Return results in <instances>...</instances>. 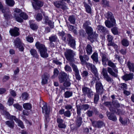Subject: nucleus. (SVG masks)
I'll return each instance as SVG.
<instances>
[{
	"label": "nucleus",
	"instance_id": "1",
	"mask_svg": "<svg viewBox=\"0 0 134 134\" xmlns=\"http://www.w3.org/2000/svg\"><path fill=\"white\" fill-rule=\"evenodd\" d=\"M85 30L88 35V39L93 43L98 36V35L95 32L93 33V29L91 27L87 28Z\"/></svg>",
	"mask_w": 134,
	"mask_h": 134
},
{
	"label": "nucleus",
	"instance_id": "2",
	"mask_svg": "<svg viewBox=\"0 0 134 134\" xmlns=\"http://www.w3.org/2000/svg\"><path fill=\"white\" fill-rule=\"evenodd\" d=\"M65 55L67 60L70 62H74V57L75 55V52L69 49H67L64 52Z\"/></svg>",
	"mask_w": 134,
	"mask_h": 134
},
{
	"label": "nucleus",
	"instance_id": "3",
	"mask_svg": "<svg viewBox=\"0 0 134 134\" xmlns=\"http://www.w3.org/2000/svg\"><path fill=\"white\" fill-rule=\"evenodd\" d=\"M67 41L68 45L73 49L76 48V41L74 38L69 34L67 35Z\"/></svg>",
	"mask_w": 134,
	"mask_h": 134
},
{
	"label": "nucleus",
	"instance_id": "4",
	"mask_svg": "<svg viewBox=\"0 0 134 134\" xmlns=\"http://www.w3.org/2000/svg\"><path fill=\"white\" fill-rule=\"evenodd\" d=\"M102 74L103 76L104 79L109 83H112L113 80L108 74L107 70L105 68H103L102 72Z\"/></svg>",
	"mask_w": 134,
	"mask_h": 134
},
{
	"label": "nucleus",
	"instance_id": "5",
	"mask_svg": "<svg viewBox=\"0 0 134 134\" xmlns=\"http://www.w3.org/2000/svg\"><path fill=\"white\" fill-rule=\"evenodd\" d=\"M82 90L83 94L87 96L89 98H92L94 95L93 92L91 89L88 87H84L82 88Z\"/></svg>",
	"mask_w": 134,
	"mask_h": 134
},
{
	"label": "nucleus",
	"instance_id": "6",
	"mask_svg": "<svg viewBox=\"0 0 134 134\" xmlns=\"http://www.w3.org/2000/svg\"><path fill=\"white\" fill-rule=\"evenodd\" d=\"M77 114L78 115L80 116L82 109L86 110L89 108L90 105L87 104L76 105Z\"/></svg>",
	"mask_w": 134,
	"mask_h": 134
},
{
	"label": "nucleus",
	"instance_id": "7",
	"mask_svg": "<svg viewBox=\"0 0 134 134\" xmlns=\"http://www.w3.org/2000/svg\"><path fill=\"white\" fill-rule=\"evenodd\" d=\"M86 66L88 68H90L92 72L96 77H97L98 76L97 70L95 66L93 64L88 63H86Z\"/></svg>",
	"mask_w": 134,
	"mask_h": 134
},
{
	"label": "nucleus",
	"instance_id": "8",
	"mask_svg": "<svg viewBox=\"0 0 134 134\" xmlns=\"http://www.w3.org/2000/svg\"><path fill=\"white\" fill-rule=\"evenodd\" d=\"M96 92L99 94H102L103 91V86L100 81H97L96 83Z\"/></svg>",
	"mask_w": 134,
	"mask_h": 134
},
{
	"label": "nucleus",
	"instance_id": "9",
	"mask_svg": "<svg viewBox=\"0 0 134 134\" xmlns=\"http://www.w3.org/2000/svg\"><path fill=\"white\" fill-rule=\"evenodd\" d=\"M114 72L112 68L110 67L107 68V71L108 73L112 76L116 77L118 76V70L115 67L113 68Z\"/></svg>",
	"mask_w": 134,
	"mask_h": 134
},
{
	"label": "nucleus",
	"instance_id": "10",
	"mask_svg": "<svg viewBox=\"0 0 134 134\" xmlns=\"http://www.w3.org/2000/svg\"><path fill=\"white\" fill-rule=\"evenodd\" d=\"M121 108L122 109H116L114 108H110V110L111 112L115 113L117 115L120 116L124 115L125 113V111L122 110V108Z\"/></svg>",
	"mask_w": 134,
	"mask_h": 134
},
{
	"label": "nucleus",
	"instance_id": "11",
	"mask_svg": "<svg viewBox=\"0 0 134 134\" xmlns=\"http://www.w3.org/2000/svg\"><path fill=\"white\" fill-rule=\"evenodd\" d=\"M107 37V40L108 42V46H112L115 48H117L118 47L117 45L112 41L113 39V37L110 35H108Z\"/></svg>",
	"mask_w": 134,
	"mask_h": 134
},
{
	"label": "nucleus",
	"instance_id": "12",
	"mask_svg": "<svg viewBox=\"0 0 134 134\" xmlns=\"http://www.w3.org/2000/svg\"><path fill=\"white\" fill-rule=\"evenodd\" d=\"M101 56L102 64L104 66L107 65V62H108L109 60V57L108 55L107 54L102 53L101 54Z\"/></svg>",
	"mask_w": 134,
	"mask_h": 134
},
{
	"label": "nucleus",
	"instance_id": "13",
	"mask_svg": "<svg viewBox=\"0 0 134 134\" xmlns=\"http://www.w3.org/2000/svg\"><path fill=\"white\" fill-rule=\"evenodd\" d=\"M19 28L15 27L13 29L10 30L9 32L12 36H19L20 34L19 33Z\"/></svg>",
	"mask_w": 134,
	"mask_h": 134
},
{
	"label": "nucleus",
	"instance_id": "14",
	"mask_svg": "<svg viewBox=\"0 0 134 134\" xmlns=\"http://www.w3.org/2000/svg\"><path fill=\"white\" fill-rule=\"evenodd\" d=\"M92 123L94 127L98 128H100L104 125L103 122L101 121H92Z\"/></svg>",
	"mask_w": 134,
	"mask_h": 134
},
{
	"label": "nucleus",
	"instance_id": "15",
	"mask_svg": "<svg viewBox=\"0 0 134 134\" xmlns=\"http://www.w3.org/2000/svg\"><path fill=\"white\" fill-rule=\"evenodd\" d=\"M67 74L64 72H62L60 74L59 76V82L62 83L67 79Z\"/></svg>",
	"mask_w": 134,
	"mask_h": 134
},
{
	"label": "nucleus",
	"instance_id": "16",
	"mask_svg": "<svg viewBox=\"0 0 134 134\" xmlns=\"http://www.w3.org/2000/svg\"><path fill=\"white\" fill-rule=\"evenodd\" d=\"M106 114L108 119L110 120L114 121H116L117 120L116 116L113 113H111L107 111Z\"/></svg>",
	"mask_w": 134,
	"mask_h": 134
},
{
	"label": "nucleus",
	"instance_id": "17",
	"mask_svg": "<svg viewBox=\"0 0 134 134\" xmlns=\"http://www.w3.org/2000/svg\"><path fill=\"white\" fill-rule=\"evenodd\" d=\"M111 21L108 20H106L105 21V23L106 26L109 28H111L116 24L115 21V19L111 20Z\"/></svg>",
	"mask_w": 134,
	"mask_h": 134
},
{
	"label": "nucleus",
	"instance_id": "18",
	"mask_svg": "<svg viewBox=\"0 0 134 134\" xmlns=\"http://www.w3.org/2000/svg\"><path fill=\"white\" fill-rule=\"evenodd\" d=\"M32 5L34 8L36 10H37L39 9V7H38H38H41L43 6V3L41 1H38L35 3L32 2Z\"/></svg>",
	"mask_w": 134,
	"mask_h": 134
},
{
	"label": "nucleus",
	"instance_id": "19",
	"mask_svg": "<svg viewBox=\"0 0 134 134\" xmlns=\"http://www.w3.org/2000/svg\"><path fill=\"white\" fill-rule=\"evenodd\" d=\"M49 74L46 73H44L42 76V84H45L47 82L48 80L49 77Z\"/></svg>",
	"mask_w": 134,
	"mask_h": 134
},
{
	"label": "nucleus",
	"instance_id": "20",
	"mask_svg": "<svg viewBox=\"0 0 134 134\" xmlns=\"http://www.w3.org/2000/svg\"><path fill=\"white\" fill-rule=\"evenodd\" d=\"M35 46L36 48L39 50L40 52L46 48L44 45L41 44L38 42H36Z\"/></svg>",
	"mask_w": 134,
	"mask_h": 134
},
{
	"label": "nucleus",
	"instance_id": "21",
	"mask_svg": "<svg viewBox=\"0 0 134 134\" xmlns=\"http://www.w3.org/2000/svg\"><path fill=\"white\" fill-rule=\"evenodd\" d=\"M133 78V74L130 73L129 74H126L122 76L123 80L126 81L130 80Z\"/></svg>",
	"mask_w": 134,
	"mask_h": 134
},
{
	"label": "nucleus",
	"instance_id": "22",
	"mask_svg": "<svg viewBox=\"0 0 134 134\" xmlns=\"http://www.w3.org/2000/svg\"><path fill=\"white\" fill-rule=\"evenodd\" d=\"M5 124L10 128L13 129L15 125V122L13 120H8L5 122Z\"/></svg>",
	"mask_w": 134,
	"mask_h": 134
},
{
	"label": "nucleus",
	"instance_id": "23",
	"mask_svg": "<svg viewBox=\"0 0 134 134\" xmlns=\"http://www.w3.org/2000/svg\"><path fill=\"white\" fill-rule=\"evenodd\" d=\"M42 112L45 114V115H49V108L47 106V104H45L42 107Z\"/></svg>",
	"mask_w": 134,
	"mask_h": 134
},
{
	"label": "nucleus",
	"instance_id": "24",
	"mask_svg": "<svg viewBox=\"0 0 134 134\" xmlns=\"http://www.w3.org/2000/svg\"><path fill=\"white\" fill-rule=\"evenodd\" d=\"M86 51L88 55L91 54L92 52V47L91 45L90 44H87L86 48Z\"/></svg>",
	"mask_w": 134,
	"mask_h": 134
},
{
	"label": "nucleus",
	"instance_id": "25",
	"mask_svg": "<svg viewBox=\"0 0 134 134\" xmlns=\"http://www.w3.org/2000/svg\"><path fill=\"white\" fill-rule=\"evenodd\" d=\"M47 49L46 48H45L43 50L41 51L40 52L41 56L43 58H46L48 57V54L47 53Z\"/></svg>",
	"mask_w": 134,
	"mask_h": 134
},
{
	"label": "nucleus",
	"instance_id": "26",
	"mask_svg": "<svg viewBox=\"0 0 134 134\" xmlns=\"http://www.w3.org/2000/svg\"><path fill=\"white\" fill-rule=\"evenodd\" d=\"M30 51L31 55L33 57L36 58H38L39 55L36 50L34 49H31L30 50Z\"/></svg>",
	"mask_w": 134,
	"mask_h": 134
},
{
	"label": "nucleus",
	"instance_id": "27",
	"mask_svg": "<svg viewBox=\"0 0 134 134\" xmlns=\"http://www.w3.org/2000/svg\"><path fill=\"white\" fill-rule=\"evenodd\" d=\"M105 17L108 19L110 20L115 19L112 13L110 12H108L104 15Z\"/></svg>",
	"mask_w": 134,
	"mask_h": 134
},
{
	"label": "nucleus",
	"instance_id": "28",
	"mask_svg": "<svg viewBox=\"0 0 134 134\" xmlns=\"http://www.w3.org/2000/svg\"><path fill=\"white\" fill-rule=\"evenodd\" d=\"M84 4L86 12L88 13L91 14L92 13V9L90 6L86 3H84Z\"/></svg>",
	"mask_w": 134,
	"mask_h": 134
},
{
	"label": "nucleus",
	"instance_id": "29",
	"mask_svg": "<svg viewBox=\"0 0 134 134\" xmlns=\"http://www.w3.org/2000/svg\"><path fill=\"white\" fill-rule=\"evenodd\" d=\"M97 29L98 31L101 33H104L107 32L105 27L101 25L98 26Z\"/></svg>",
	"mask_w": 134,
	"mask_h": 134
},
{
	"label": "nucleus",
	"instance_id": "30",
	"mask_svg": "<svg viewBox=\"0 0 134 134\" xmlns=\"http://www.w3.org/2000/svg\"><path fill=\"white\" fill-rule=\"evenodd\" d=\"M13 43L15 47L22 43L21 40L18 37L16 38L14 40Z\"/></svg>",
	"mask_w": 134,
	"mask_h": 134
},
{
	"label": "nucleus",
	"instance_id": "31",
	"mask_svg": "<svg viewBox=\"0 0 134 134\" xmlns=\"http://www.w3.org/2000/svg\"><path fill=\"white\" fill-rule=\"evenodd\" d=\"M91 58L96 63L98 61V53L96 52H94L91 56Z\"/></svg>",
	"mask_w": 134,
	"mask_h": 134
},
{
	"label": "nucleus",
	"instance_id": "32",
	"mask_svg": "<svg viewBox=\"0 0 134 134\" xmlns=\"http://www.w3.org/2000/svg\"><path fill=\"white\" fill-rule=\"evenodd\" d=\"M127 65L130 71L132 72H134V64L131 63L130 62H128Z\"/></svg>",
	"mask_w": 134,
	"mask_h": 134
},
{
	"label": "nucleus",
	"instance_id": "33",
	"mask_svg": "<svg viewBox=\"0 0 134 134\" xmlns=\"http://www.w3.org/2000/svg\"><path fill=\"white\" fill-rule=\"evenodd\" d=\"M67 25L69 30L72 31L75 34L77 33V31L75 29H74L75 27L74 26L71 25L68 23H67Z\"/></svg>",
	"mask_w": 134,
	"mask_h": 134
},
{
	"label": "nucleus",
	"instance_id": "34",
	"mask_svg": "<svg viewBox=\"0 0 134 134\" xmlns=\"http://www.w3.org/2000/svg\"><path fill=\"white\" fill-rule=\"evenodd\" d=\"M71 62H70V65L72 66L73 70L75 72V73L79 72V71L77 68V66Z\"/></svg>",
	"mask_w": 134,
	"mask_h": 134
},
{
	"label": "nucleus",
	"instance_id": "35",
	"mask_svg": "<svg viewBox=\"0 0 134 134\" xmlns=\"http://www.w3.org/2000/svg\"><path fill=\"white\" fill-rule=\"evenodd\" d=\"M76 125L77 127H79L81 125L82 123V118L81 117L78 116L76 120Z\"/></svg>",
	"mask_w": 134,
	"mask_h": 134
},
{
	"label": "nucleus",
	"instance_id": "36",
	"mask_svg": "<svg viewBox=\"0 0 134 134\" xmlns=\"http://www.w3.org/2000/svg\"><path fill=\"white\" fill-rule=\"evenodd\" d=\"M73 93L71 91H67L64 94V96L65 98H68L71 97Z\"/></svg>",
	"mask_w": 134,
	"mask_h": 134
},
{
	"label": "nucleus",
	"instance_id": "37",
	"mask_svg": "<svg viewBox=\"0 0 134 134\" xmlns=\"http://www.w3.org/2000/svg\"><path fill=\"white\" fill-rule=\"evenodd\" d=\"M112 104L113 106L116 108H122V107H124V105L122 104H120L117 101H113L112 102Z\"/></svg>",
	"mask_w": 134,
	"mask_h": 134
},
{
	"label": "nucleus",
	"instance_id": "38",
	"mask_svg": "<svg viewBox=\"0 0 134 134\" xmlns=\"http://www.w3.org/2000/svg\"><path fill=\"white\" fill-rule=\"evenodd\" d=\"M23 108L26 110H30L32 108V105L29 103H25L23 104Z\"/></svg>",
	"mask_w": 134,
	"mask_h": 134
},
{
	"label": "nucleus",
	"instance_id": "39",
	"mask_svg": "<svg viewBox=\"0 0 134 134\" xmlns=\"http://www.w3.org/2000/svg\"><path fill=\"white\" fill-rule=\"evenodd\" d=\"M68 20L71 24H75V17L73 15H71L69 16L68 18Z\"/></svg>",
	"mask_w": 134,
	"mask_h": 134
},
{
	"label": "nucleus",
	"instance_id": "40",
	"mask_svg": "<svg viewBox=\"0 0 134 134\" xmlns=\"http://www.w3.org/2000/svg\"><path fill=\"white\" fill-rule=\"evenodd\" d=\"M14 16L16 20L19 22L21 23L23 21V19L22 18H20L18 14H17L15 13L14 14Z\"/></svg>",
	"mask_w": 134,
	"mask_h": 134
},
{
	"label": "nucleus",
	"instance_id": "41",
	"mask_svg": "<svg viewBox=\"0 0 134 134\" xmlns=\"http://www.w3.org/2000/svg\"><path fill=\"white\" fill-rule=\"evenodd\" d=\"M57 39V37L56 35H53L49 37V40L52 43V42H55Z\"/></svg>",
	"mask_w": 134,
	"mask_h": 134
},
{
	"label": "nucleus",
	"instance_id": "42",
	"mask_svg": "<svg viewBox=\"0 0 134 134\" xmlns=\"http://www.w3.org/2000/svg\"><path fill=\"white\" fill-rule=\"evenodd\" d=\"M97 93H96L94 95V102L96 104H97L99 99V96Z\"/></svg>",
	"mask_w": 134,
	"mask_h": 134
},
{
	"label": "nucleus",
	"instance_id": "43",
	"mask_svg": "<svg viewBox=\"0 0 134 134\" xmlns=\"http://www.w3.org/2000/svg\"><path fill=\"white\" fill-rule=\"evenodd\" d=\"M63 2L60 1H55L54 2L53 4L54 5L58 8H59L61 7V5Z\"/></svg>",
	"mask_w": 134,
	"mask_h": 134
},
{
	"label": "nucleus",
	"instance_id": "44",
	"mask_svg": "<svg viewBox=\"0 0 134 134\" xmlns=\"http://www.w3.org/2000/svg\"><path fill=\"white\" fill-rule=\"evenodd\" d=\"M28 96V94L25 92L22 94L21 98H22V99L23 100H24L27 99Z\"/></svg>",
	"mask_w": 134,
	"mask_h": 134
},
{
	"label": "nucleus",
	"instance_id": "45",
	"mask_svg": "<svg viewBox=\"0 0 134 134\" xmlns=\"http://www.w3.org/2000/svg\"><path fill=\"white\" fill-rule=\"evenodd\" d=\"M16 123H18V126L22 129H24V128L23 122L20 120L19 119Z\"/></svg>",
	"mask_w": 134,
	"mask_h": 134
},
{
	"label": "nucleus",
	"instance_id": "46",
	"mask_svg": "<svg viewBox=\"0 0 134 134\" xmlns=\"http://www.w3.org/2000/svg\"><path fill=\"white\" fill-rule=\"evenodd\" d=\"M20 16L24 20L27 19L28 18L27 15L24 12H22L19 14Z\"/></svg>",
	"mask_w": 134,
	"mask_h": 134
},
{
	"label": "nucleus",
	"instance_id": "47",
	"mask_svg": "<svg viewBox=\"0 0 134 134\" xmlns=\"http://www.w3.org/2000/svg\"><path fill=\"white\" fill-rule=\"evenodd\" d=\"M7 4L10 6H12L14 4L15 2L13 0H6Z\"/></svg>",
	"mask_w": 134,
	"mask_h": 134
},
{
	"label": "nucleus",
	"instance_id": "48",
	"mask_svg": "<svg viewBox=\"0 0 134 134\" xmlns=\"http://www.w3.org/2000/svg\"><path fill=\"white\" fill-rule=\"evenodd\" d=\"M122 45L125 47H127L129 45V42L126 39H123L122 41Z\"/></svg>",
	"mask_w": 134,
	"mask_h": 134
},
{
	"label": "nucleus",
	"instance_id": "49",
	"mask_svg": "<svg viewBox=\"0 0 134 134\" xmlns=\"http://www.w3.org/2000/svg\"><path fill=\"white\" fill-rule=\"evenodd\" d=\"M36 19L38 21H40L42 19V16L41 14L38 13L36 17Z\"/></svg>",
	"mask_w": 134,
	"mask_h": 134
},
{
	"label": "nucleus",
	"instance_id": "50",
	"mask_svg": "<svg viewBox=\"0 0 134 134\" xmlns=\"http://www.w3.org/2000/svg\"><path fill=\"white\" fill-rule=\"evenodd\" d=\"M112 102H105L104 104V105L109 108V109L110 108H113L112 107Z\"/></svg>",
	"mask_w": 134,
	"mask_h": 134
},
{
	"label": "nucleus",
	"instance_id": "51",
	"mask_svg": "<svg viewBox=\"0 0 134 134\" xmlns=\"http://www.w3.org/2000/svg\"><path fill=\"white\" fill-rule=\"evenodd\" d=\"M79 58L81 61V64H85L86 65V63H88L86 62L85 60L84 59V56L80 55L79 56Z\"/></svg>",
	"mask_w": 134,
	"mask_h": 134
},
{
	"label": "nucleus",
	"instance_id": "52",
	"mask_svg": "<svg viewBox=\"0 0 134 134\" xmlns=\"http://www.w3.org/2000/svg\"><path fill=\"white\" fill-rule=\"evenodd\" d=\"M120 87L121 89L124 90L127 88V85L125 83H121L120 85Z\"/></svg>",
	"mask_w": 134,
	"mask_h": 134
},
{
	"label": "nucleus",
	"instance_id": "53",
	"mask_svg": "<svg viewBox=\"0 0 134 134\" xmlns=\"http://www.w3.org/2000/svg\"><path fill=\"white\" fill-rule=\"evenodd\" d=\"M111 31L113 33L114 35H116L118 34V28L116 27H114L111 29Z\"/></svg>",
	"mask_w": 134,
	"mask_h": 134
},
{
	"label": "nucleus",
	"instance_id": "54",
	"mask_svg": "<svg viewBox=\"0 0 134 134\" xmlns=\"http://www.w3.org/2000/svg\"><path fill=\"white\" fill-rule=\"evenodd\" d=\"M16 47L18 48L19 51L21 52L24 51V48L23 46V44L22 43Z\"/></svg>",
	"mask_w": 134,
	"mask_h": 134
},
{
	"label": "nucleus",
	"instance_id": "55",
	"mask_svg": "<svg viewBox=\"0 0 134 134\" xmlns=\"http://www.w3.org/2000/svg\"><path fill=\"white\" fill-rule=\"evenodd\" d=\"M108 65L109 66L112 68H114V67H116V66L115 64L112 62L111 60H110L108 61Z\"/></svg>",
	"mask_w": 134,
	"mask_h": 134
},
{
	"label": "nucleus",
	"instance_id": "56",
	"mask_svg": "<svg viewBox=\"0 0 134 134\" xmlns=\"http://www.w3.org/2000/svg\"><path fill=\"white\" fill-rule=\"evenodd\" d=\"M63 83L64 86L65 87H69L70 86L71 83L67 79Z\"/></svg>",
	"mask_w": 134,
	"mask_h": 134
},
{
	"label": "nucleus",
	"instance_id": "57",
	"mask_svg": "<svg viewBox=\"0 0 134 134\" xmlns=\"http://www.w3.org/2000/svg\"><path fill=\"white\" fill-rule=\"evenodd\" d=\"M50 20H49V18L47 16H45L43 20L42 23L44 24L48 23Z\"/></svg>",
	"mask_w": 134,
	"mask_h": 134
},
{
	"label": "nucleus",
	"instance_id": "58",
	"mask_svg": "<svg viewBox=\"0 0 134 134\" xmlns=\"http://www.w3.org/2000/svg\"><path fill=\"white\" fill-rule=\"evenodd\" d=\"M14 103V99L12 97H9L8 100V105H11L13 104Z\"/></svg>",
	"mask_w": 134,
	"mask_h": 134
},
{
	"label": "nucleus",
	"instance_id": "59",
	"mask_svg": "<svg viewBox=\"0 0 134 134\" xmlns=\"http://www.w3.org/2000/svg\"><path fill=\"white\" fill-rule=\"evenodd\" d=\"M17 109L19 110H21L22 109V106L18 104H16L13 105Z\"/></svg>",
	"mask_w": 134,
	"mask_h": 134
},
{
	"label": "nucleus",
	"instance_id": "60",
	"mask_svg": "<svg viewBox=\"0 0 134 134\" xmlns=\"http://www.w3.org/2000/svg\"><path fill=\"white\" fill-rule=\"evenodd\" d=\"M30 28L33 30L37 29L38 28V26L37 25L34 24H32L30 25Z\"/></svg>",
	"mask_w": 134,
	"mask_h": 134
},
{
	"label": "nucleus",
	"instance_id": "61",
	"mask_svg": "<svg viewBox=\"0 0 134 134\" xmlns=\"http://www.w3.org/2000/svg\"><path fill=\"white\" fill-rule=\"evenodd\" d=\"M64 69L65 71L69 72H71L72 71V69L71 67L68 65H66Z\"/></svg>",
	"mask_w": 134,
	"mask_h": 134
},
{
	"label": "nucleus",
	"instance_id": "62",
	"mask_svg": "<svg viewBox=\"0 0 134 134\" xmlns=\"http://www.w3.org/2000/svg\"><path fill=\"white\" fill-rule=\"evenodd\" d=\"M90 23L89 21H87L85 22L83 25V26L85 29H86L88 27H89L88 26L90 25Z\"/></svg>",
	"mask_w": 134,
	"mask_h": 134
},
{
	"label": "nucleus",
	"instance_id": "63",
	"mask_svg": "<svg viewBox=\"0 0 134 134\" xmlns=\"http://www.w3.org/2000/svg\"><path fill=\"white\" fill-rule=\"evenodd\" d=\"M58 126L59 128L62 129H65L66 127V125L64 123H63V122L58 124Z\"/></svg>",
	"mask_w": 134,
	"mask_h": 134
},
{
	"label": "nucleus",
	"instance_id": "64",
	"mask_svg": "<svg viewBox=\"0 0 134 134\" xmlns=\"http://www.w3.org/2000/svg\"><path fill=\"white\" fill-rule=\"evenodd\" d=\"M65 108L68 110L71 109L72 108V105L66 104L65 107Z\"/></svg>",
	"mask_w": 134,
	"mask_h": 134
}]
</instances>
